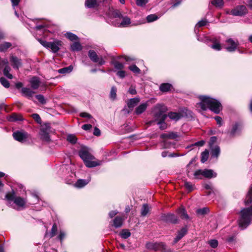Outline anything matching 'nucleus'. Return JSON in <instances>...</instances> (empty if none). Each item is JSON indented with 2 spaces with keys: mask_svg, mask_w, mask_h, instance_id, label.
Segmentation results:
<instances>
[{
  "mask_svg": "<svg viewBox=\"0 0 252 252\" xmlns=\"http://www.w3.org/2000/svg\"><path fill=\"white\" fill-rule=\"evenodd\" d=\"M199 98L200 102L196 103V107L199 112L209 109L215 114H219L222 110L220 102L216 99L206 95H200Z\"/></svg>",
  "mask_w": 252,
  "mask_h": 252,
  "instance_id": "1",
  "label": "nucleus"
},
{
  "mask_svg": "<svg viewBox=\"0 0 252 252\" xmlns=\"http://www.w3.org/2000/svg\"><path fill=\"white\" fill-rule=\"evenodd\" d=\"M79 156L88 167H94L100 164L99 161L94 160V157L89 152L87 148H82L79 151Z\"/></svg>",
  "mask_w": 252,
  "mask_h": 252,
  "instance_id": "2",
  "label": "nucleus"
},
{
  "mask_svg": "<svg viewBox=\"0 0 252 252\" xmlns=\"http://www.w3.org/2000/svg\"><path fill=\"white\" fill-rule=\"evenodd\" d=\"M252 221V205L249 208L243 209L241 211V217L238 220L239 227L244 229Z\"/></svg>",
  "mask_w": 252,
  "mask_h": 252,
  "instance_id": "3",
  "label": "nucleus"
},
{
  "mask_svg": "<svg viewBox=\"0 0 252 252\" xmlns=\"http://www.w3.org/2000/svg\"><path fill=\"white\" fill-rule=\"evenodd\" d=\"M5 197L9 203L13 202L19 208H24L25 207L27 203L26 199L20 196H17L13 190L7 192L6 194Z\"/></svg>",
  "mask_w": 252,
  "mask_h": 252,
  "instance_id": "4",
  "label": "nucleus"
},
{
  "mask_svg": "<svg viewBox=\"0 0 252 252\" xmlns=\"http://www.w3.org/2000/svg\"><path fill=\"white\" fill-rule=\"evenodd\" d=\"M167 110V108L164 105L157 104L152 108V113L156 120H165L167 116L165 113Z\"/></svg>",
  "mask_w": 252,
  "mask_h": 252,
  "instance_id": "5",
  "label": "nucleus"
},
{
  "mask_svg": "<svg viewBox=\"0 0 252 252\" xmlns=\"http://www.w3.org/2000/svg\"><path fill=\"white\" fill-rule=\"evenodd\" d=\"M160 137L165 139L164 141V147L165 148H168L171 147L172 145V144L169 141V140L176 139L178 137V135L176 132H171L161 134Z\"/></svg>",
  "mask_w": 252,
  "mask_h": 252,
  "instance_id": "6",
  "label": "nucleus"
},
{
  "mask_svg": "<svg viewBox=\"0 0 252 252\" xmlns=\"http://www.w3.org/2000/svg\"><path fill=\"white\" fill-rule=\"evenodd\" d=\"M50 126L49 124H45L42 126L40 129V134L42 140L45 141L50 140L49 132H50Z\"/></svg>",
  "mask_w": 252,
  "mask_h": 252,
  "instance_id": "7",
  "label": "nucleus"
},
{
  "mask_svg": "<svg viewBox=\"0 0 252 252\" xmlns=\"http://www.w3.org/2000/svg\"><path fill=\"white\" fill-rule=\"evenodd\" d=\"M13 137L16 141L23 143L29 138V134L24 130H17L13 133Z\"/></svg>",
  "mask_w": 252,
  "mask_h": 252,
  "instance_id": "8",
  "label": "nucleus"
},
{
  "mask_svg": "<svg viewBox=\"0 0 252 252\" xmlns=\"http://www.w3.org/2000/svg\"><path fill=\"white\" fill-rule=\"evenodd\" d=\"M88 56L94 63H97L99 65L105 64V62L102 56L98 57L96 52L94 50H90L88 52Z\"/></svg>",
  "mask_w": 252,
  "mask_h": 252,
  "instance_id": "9",
  "label": "nucleus"
},
{
  "mask_svg": "<svg viewBox=\"0 0 252 252\" xmlns=\"http://www.w3.org/2000/svg\"><path fill=\"white\" fill-rule=\"evenodd\" d=\"M166 245L162 243H152L148 242L146 243V248L151 250H154L155 251H161L165 249V246Z\"/></svg>",
  "mask_w": 252,
  "mask_h": 252,
  "instance_id": "10",
  "label": "nucleus"
},
{
  "mask_svg": "<svg viewBox=\"0 0 252 252\" xmlns=\"http://www.w3.org/2000/svg\"><path fill=\"white\" fill-rule=\"evenodd\" d=\"M225 49L229 52L236 51L239 46V42L235 41L231 38H229L225 41Z\"/></svg>",
  "mask_w": 252,
  "mask_h": 252,
  "instance_id": "11",
  "label": "nucleus"
},
{
  "mask_svg": "<svg viewBox=\"0 0 252 252\" xmlns=\"http://www.w3.org/2000/svg\"><path fill=\"white\" fill-rule=\"evenodd\" d=\"M247 13L248 9L245 5L238 6L230 12V14L235 16H242Z\"/></svg>",
  "mask_w": 252,
  "mask_h": 252,
  "instance_id": "12",
  "label": "nucleus"
},
{
  "mask_svg": "<svg viewBox=\"0 0 252 252\" xmlns=\"http://www.w3.org/2000/svg\"><path fill=\"white\" fill-rule=\"evenodd\" d=\"M242 125L240 123H236L234 124L229 132L230 136L235 137L240 135L242 130Z\"/></svg>",
  "mask_w": 252,
  "mask_h": 252,
  "instance_id": "13",
  "label": "nucleus"
},
{
  "mask_svg": "<svg viewBox=\"0 0 252 252\" xmlns=\"http://www.w3.org/2000/svg\"><path fill=\"white\" fill-rule=\"evenodd\" d=\"M161 219L166 222L173 223H177L178 222L177 217L172 214H163L161 216Z\"/></svg>",
  "mask_w": 252,
  "mask_h": 252,
  "instance_id": "14",
  "label": "nucleus"
},
{
  "mask_svg": "<svg viewBox=\"0 0 252 252\" xmlns=\"http://www.w3.org/2000/svg\"><path fill=\"white\" fill-rule=\"evenodd\" d=\"M10 61L13 67L15 69H18L22 66L21 60L15 56H11L10 58Z\"/></svg>",
  "mask_w": 252,
  "mask_h": 252,
  "instance_id": "15",
  "label": "nucleus"
},
{
  "mask_svg": "<svg viewBox=\"0 0 252 252\" xmlns=\"http://www.w3.org/2000/svg\"><path fill=\"white\" fill-rule=\"evenodd\" d=\"M29 82L31 84V88L34 90L37 89L41 83L40 79L35 76L31 78L29 80Z\"/></svg>",
  "mask_w": 252,
  "mask_h": 252,
  "instance_id": "16",
  "label": "nucleus"
},
{
  "mask_svg": "<svg viewBox=\"0 0 252 252\" xmlns=\"http://www.w3.org/2000/svg\"><path fill=\"white\" fill-rule=\"evenodd\" d=\"M140 102V98L139 97H134L128 99L126 101L127 105L128 108L132 110L133 108L137 105Z\"/></svg>",
  "mask_w": 252,
  "mask_h": 252,
  "instance_id": "17",
  "label": "nucleus"
},
{
  "mask_svg": "<svg viewBox=\"0 0 252 252\" xmlns=\"http://www.w3.org/2000/svg\"><path fill=\"white\" fill-rule=\"evenodd\" d=\"M61 45V41H56L54 42H50L48 48H50L54 53L57 52L60 49V46Z\"/></svg>",
  "mask_w": 252,
  "mask_h": 252,
  "instance_id": "18",
  "label": "nucleus"
},
{
  "mask_svg": "<svg viewBox=\"0 0 252 252\" xmlns=\"http://www.w3.org/2000/svg\"><path fill=\"white\" fill-rule=\"evenodd\" d=\"M148 103L145 102L140 104L138 106H137L134 111V113L136 115H140L142 113H143L147 109L148 107Z\"/></svg>",
  "mask_w": 252,
  "mask_h": 252,
  "instance_id": "19",
  "label": "nucleus"
},
{
  "mask_svg": "<svg viewBox=\"0 0 252 252\" xmlns=\"http://www.w3.org/2000/svg\"><path fill=\"white\" fill-rule=\"evenodd\" d=\"M130 23V19L127 16L122 17V21L121 23H115L113 24L115 26L126 27Z\"/></svg>",
  "mask_w": 252,
  "mask_h": 252,
  "instance_id": "20",
  "label": "nucleus"
},
{
  "mask_svg": "<svg viewBox=\"0 0 252 252\" xmlns=\"http://www.w3.org/2000/svg\"><path fill=\"white\" fill-rule=\"evenodd\" d=\"M211 154L212 157L218 158L220 152V148L219 146L216 145L214 147H210Z\"/></svg>",
  "mask_w": 252,
  "mask_h": 252,
  "instance_id": "21",
  "label": "nucleus"
},
{
  "mask_svg": "<svg viewBox=\"0 0 252 252\" xmlns=\"http://www.w3.org/2000/svg\"><path fill=\"white\" fill-rule=\"evenodd\" d=\"M187 229L185 227L182 228L178 233L177 236L174 239V243H177L180 240H181L187 233Z\"/></svg>",
  "mask_w": 252,
  "mask_h": 252,
  "instance_id": "22",
  "label": "nucleus"
},
{
  "mask_svg": "<svg viewBox=\"0 0 252 252\" xmlns=\"http://www.w3.org/2000/svg\"><path fill=\"white\" fill-rule=\"evenodd\" d=\"M203 176L204 178H212L217 176V174L213 170L205 169L203 170Z\"/></svg>",
  "mask_w": 252,
  "mask_h": 252,
  "instance_id": "23",
  "label": "nucleus"
},
{
  "mask_svg": "<svg viewBox=\"0 0 252 252\" xmlns=\"http://www.w3.org/2000/svg\"><path fill=\"white\" fill-rule=\"evenodd\" d=\"M21 93L23 95L29 98L32 97L33 94H34V92L31 89L26 87L22 89Z\"/></svg>",
  "mask_w": 252,
  "mask_h": 252,
  "instance_id": "24",
  "label": "nucleus"
},
{
  "mask_svg": "<svg viewBox=\"0 0 252 252\" xmlns=\"http://www.w3.org/2000/svg\"><path fill=\"white\" fill-rule=\"evenodd\" d=\"M124 219L120 216L116 217L113 220V226L115 228H119L123 225Z\"/></svg>",
  "mask_w": 252,
  "mask_h": 252,
  "instance_id": "25",
  "label": "nucleus"
},
{
  "mask_svg": "<svg viewBox=\"0 0 252 252\" xmlns=\"http://www.w3.org/2000/svg\"><path fill=\"white\" fill-rule=\"evenodd\" d=\"M108 17L111 19L120 18L122 16L118 10L110 9L108 13Z\"/></svg>",
  "mask_w": 252,
  "mask_h": 252,
  "instance_id": "26",
  "label": "nucleus"
},
{
  "mask_svg": "<svg viewBox=\"0 0 252 252\" xmlns=\"http://www.w3.org/2000/svg\"><path fill=\"white\" fill-rule=\"evenodd\" d=\"M7 118L8 120L10 122L23 121L24 120L21 115L16 113H13Z\"/></svg>",
  "mask_w": 252,
  "mask_h": 252,
  "instance_id": "27",
  "label": "nucleus"
},
{
  "mask_svg": "<svg viewBox=\"0 0 252 252\" xmlns=\"http://www.w3.org/2000/svg\"><path fill=\"white\" fill-rule=\"evenodd\" d=\"M85 5L86 7L92 8L97 6L98 3L96 0H86Z\"/></svg>",
  "mask_w": 252,
  "mask_h": 252,
  "instance_id": "28",
  "label": "nucleus"
},
{
  "mask_svg": "<svg viewBox=\"0 0 252 252\" xmlns=\"http://www.w3.org/2000/svg\"><path fill=\"white\" fill-rule=\"evenodd\" d=\"M169 118L175 121L179 120L181 117V114L180 113L170 112L167 115Z\"/></svg>",
  "mask_w": 252,
  "mask_h": 252,
  "instance_id": "29",
  "label": "nucleus"
},
{
  "mask_svg": "<svg viewBox=\"0 0 252 252\" xmlns=\"http://www.w3.org/2000/svg\"><path fill=\"white\" fill-rule=\"evenodd\" d=\"M172 86L169 83H162L160 85L159 89L162 92H167L171 90Z\"/></svg>",
  "mask_w": 252,
  "mask_h": 252,
  "instance_id": "30",
  "label": "nucleus"
},
{
  "mask_svg": "<svg viewBox=\"0 0 252 252\" xmlns=\"http://www.w3.org/2000/svg\"><path fill=\"white\" fill-rule=\"evenodd\" d=\"M11 46L12 44L11 43L8 42H4L0 44V51L5 52Z\"/></svg>",
  "mask_w": 252,
  "mask_h": 252,
  "instance_id": "31",
  "label": "nucleus"
},
{
  "mask_svg": "<svg viewBox=\"0 0 252 252\" xmlns=\"http://www.w3.org/2000/svg\"><path fill=\"white\" fill-rule=\"evenodd\" d=\"M88 181L83 179H79L74 184V186L78 188H81L85 186L88 183Z\"/></svg>",
  "mask_w": 252,
  "mask_h": 252,
  "instance_id": "32",
  "label": "nucleus"
},
{
  "mask_svg": "<svg viewBox=\"0 0 252 252\" xmlns=\"http://www.w3.org/2000/svg\"><path fill=\"white\" fill-rule=\"evenodd\" d=\"M252 202V186L250 188L249 192L246 197L245 203L246 205L251 204Z\"/></svg>",
  "mask_w": 252,
  "mask_h": 252,
  "instance_id": "33",
  "label": "nucleus"
},
{
  "mask_svg": "<svg viewBox=\"0 0 252 252\" xmlns=\"http://www.w3.org/2000/svg\"><path fill=\"white\" fill-rule=\"evenodd\" d=\"M212 42L213 44L211 46L212 48L217 51H220L221 49V46L220 42L216 39H213Z\"/></svg>",
  "mask_w": 252,
  "mask_h": 252,
  "instance_id": "34",
  "label": "nucleus"
},
{
  "mask_svg": "<svg viewBox=\"0 0 252 252\" xmlns=\"http://www.w3.org/2000/svg\"><path fill=\"white\" fill-rule=\"evenodd\" d=\"M150 209L149 206L147 204H144L142 205L141 210V215L143 217L146 216L149 213Z\"/></svg>",
  "mask_w": 252,
  "mask_h": 252,
  "instance_id": "35",
  "label": "nucleus"
},
{
  "mask_svg": "<svg viewBox=\"0 0 252 252\" xmlns=\"http://www.w3.org/2000/svg\"><path fill=\"white\" fill-rule=\"evenodd\" d=\"M194 177L196 179H202L203 177V170L198 169L193 173Z\"/></svg>",
  "mask_w": 252,
  "mask_h": 252,
  "instance_id": "36",
  "label": "nucleus"
},
{
  "mask_svg": "<svg viewBox=\"0 0 252 252\" xmlns=\"http://www.w3.org/2000/svg\"><path fill=\"white\" fill-rule=\"evenodd\" d=\"M71 50L73 51H78L82 49V46L78 42H75L71 45Z\"/></svg>",
  "mask_w": 252,
  "mask_h": 252,
  "instance_id": "37",
  "label": "nucleus"
},
{
  "mask_svg": "<svg viewBox=\"0 0 252 252\" xmlns=\"http://www.w3.org/2000/svg\"><path fill=\"white\" fill-rule=\"evenodd\" d=\"M72 69L73 67L71 65H70L69 66L60 69L58 70V72L61 74H66L71 72Z\"/></svg>",
  "mask_w": 252,
  "mask_h": 252,
  "instance_id": "38",
  "label": "nucleus"
},
{
  "mask_svg": "<svg viewBox=\"0 0 252 252\" xmlns=\"http://www.w3.org/2000/svg\"><path fill=\"white\" fill-rule=\"evenodd\" d=\"M10 71V67H9V66L5 65L4 66V68L3 69V74L4 76H5L8 78L12 79L13 77V76L12 74L9 73Z\"/></svg>",
  "mask_w": 252,
  "mask_h": 252,
  "instance_id": "39",
  "label": "nucleus"
},
{
  "mask_svg": "<svg viewBox=\"0 0 252 252\" xmlns=\"http://www.w3.org/2000/svg\"><path fill=\"white\" fill-rule=\"evenodd\" d=\"M209 156V152L207 150H205L201 154V161L202 163H204L208 159Z\"/></svg>",
  "mask_w": 252,
  "mask_h": 252,
  "instance_id": "40",
  "label": "nucleus"
},
{
  "mask_svg": "<svg viewBox=\"0 0 252 252\" xmlns=\"http://www.w3.org/2000/svg\"><path fill=\"white\" fill-rule=\"evenodd\" d=\"M209 212V209L204 207L201 209L196 210V213L198 216H202L207 214Z\"/></svg>",
  "mask_w": 252,
  "mask_h": 252,
  "instance_id": "41",
  "label": "nucleus"
},
{
  "mask_svg": "<svg viewBox=\"0 0 252 252\" xmlns=\"http://www.w3.org/2000/svg\"><path fill=\"white\" fill-rule=\"evenodd\" d=\"M65 36L71 41L76 40L78 38L77 35L70 32H66Z\"/></svg>",
  "mask_w": 252,
  "mask_h": 252,
  "instance_id": "42",
  "label": "nucleus"
},
{
  "mask_svg": "<svg viewBox=\"0 0 252 252\" xmlns=\"http://www.w3.org/2000/svg\"><path fill=\"white\" fill-rule=\"evenodd\" d=\"M128 69L135 74H139L141 71L140 69L135 64L129 66Z\"/></svg>",
  "mask_w": 252,
  "mask_h": 252,
  "instance_id": "43",
  "label": "nucleus"
},
{
  "mask_svg": "<svg viewBox=\"0 0 252 252\" xmlns=\"http://www.w3.org/2000/svg\"><path fill=\"white\" fill-rule=\"evenodd\" d=\"M67 140L71 144H75L77 142V138L73 134H68L67 136Z\"/></svg>",
  "mask_w": 252,
  "mask_h": 252,
  "instance_id": "44",
  "label": "nucleus"
},
{
  "mask_svg": "<svg viewBox=\"0 0 252 252\" xmlns=\"http://www.w3.org/2000/svg\"><path fill=\"white\" fill-rule=\"evenodd\" d=\"M117 89L115 87L113 86L111 88V91H110V98L114 100L116 98L117 96Z\"/></svg>",
  "mask_w": 252,
  "mask_h": 252,
  "instance_id": "45",
  "label": "nucleus"
},
{
  "mask_svg": "<svg viewBox=\"0 0 252 252\" xmlns=\"http://www.w3.org/2000/svg\"><path fill=\"white\" fill-rule=\"evenodd\" d=\"M120 235L123 238L127 239L130 236V233L127 229H123L120 233Z\"/></svg>",
  "mask_w": 252,
  "mask_h": 252,
  "instance_id": "46",
  "label": "nucleus"
},
{
  "mask_svg": "<svg viewBox=\"0 0 252 252\" xmlns=\"http://www.w3.org/2000/svg\"><path fill=\"white\" fill-rule=\"evenodd\" d=\"M211 3L216 7H221L223 5V0H213L211 1Z\"/></svg>",
  "mask_w": 252,
  "mask_h": 252,
  "instance_id": "47",
  "label": "nucleus"
},
{
  "mask_svg": "<svg viewBox=\"0 0 252 252\" xmlns=\"http://www.w3.org/2000/svg\"><path fill=\"white\" fill-rule=\"evenodd\" d=\"M207 21L206 19H202L199 21L196 24L195 27L196 31L198 28L204 26L206 25Z\"/></svg>",
  "mask_w": 252,
  "mask_h": 252,
  "instance_id": "48",
  "label": "nucleus"
},
{
  "mask_svg": "<svg viewBox=\"0 0 252 252\" xmlns=\"http://www.w3.org/2000/svg\"><path fill=\"white\" fill-rule=\"evenodd\" d=\"M113 64L115 68L117 70H121L124 68V64L118 61L114 62Z\"/></svg>",
  "mask_w": 252,
  "mask_h": 252,
  "instance_id": "49",
  "label": "nucleus"
},
{
  "mask_svg": "<svg viewBox=\"0 0 252 252\" xmlns=\"http://www.w3.org/2000/svg\"><path fill=\"white\" fill-rule=\"evenodd\" d=\"M157 121H158L157 123V124L159 126V128L161 129H164L167 127V125L164 122L165 120H157Z\"/></svg>",
  "mask_w": 252,
  "mask_h": 252,
  "instance_id": "50",
  "label": "nucleus"
},
{
  "mask_svg": "<svg viewBox=\"0 0 252 252\" xmlns=\"http://www.w3.org/2000/svg\"><path fill=\"white\" fill-rule=\"evenodd\" d=\"M158 17L156 14H151L147 16L146 19L148 22H152L157 20Z\"/></svg>",
  "mask_w": 252,
  "mask_h": 252,
  "instance_id": "51",
  "label": "nucleus"
},
{
  "mask_svg": "<svg viewBox=\"0 0 252 252\" xmlns=\"http://www.w3.org/2000/svg\"><path fill=\"white\" fill-rule=\"evenodd\" d=\"M0 82L1 85L5 88H8L9 87V82L4 77H1L0 78Z\"/></svg>",
  "mask_w": 252,
  "mask_h": 252,
  "instance_id": "52",
  "label": "nucleus"
},
{
  "mask_svg": "<svg viewBox=\"0 0 252 252\" xmlns=\"http://www.w3.org/2000/svg\"><path fill=\"white\" fill-rule=\"evenodd\" d=\"M179 213L182 218L185 219H188L189 218L188 215L187 214L184 208H181L180 209Z\"/></svg>",
  "mask_w": 252,
  "mask_h": 252,
  "instance_id": "53",
  "label": "nucleus"
},
{
  "mask_svg": "<svg viewBox=\"0 0 252 252\" xmlns=\"http://www.w3.org/2000/svg\"><path fill=\"white\" fill-rule=\"evenodd\" d=\"M208 244L212 248H216L218 246V242L216 239H212L209 241Z\"/></svg>",
  "mask_w": 252,
  "mask_h": 252,
  "instance_id": "54",
  "label": "nucleus"
},
{
  "mask_svg": "<svg viewBox=\"0 0 252 252\" xmlns=\"http://www.w3.org/2000/svg\"><path fill=\"white\" fill-rule=\"evenodd\" d=\"M148 2V0H136V4L139 6H144Z\"/></svg>",
  "mask_w": 252,
  "mask_h": 252,
  "instance_id": "55",
  "label": "nucleus"
},
{
  "mask_svg": "<svg viewBox=\"0 0 252 252\" xmlns=\"http://www.w3.org/2000/svg\"><path fill=\"white\" fill-rule=\"evenodd\" d=\"M35 97L37 100L42 104L46 103V101L44 98V96L42 94H37L35 96Z\"/></svg>",
  "mask_w": 252,
  "mask_h": 252,
  "instance_id": "56",
  "label": "nucleus"
},
{
  "mask_svg": "<svg viewBox=\"0 0 252 252\" xmlns=\"http://www.w3.org/2000/svg\"><path fill=\"white\" fill-rule=\"evenodd\" d=\"M57 231V225L55 223L53 225L52 229H51V232L50 233V237L52 238V237H54L56 234Z\"/></svg>",
  "mask_w": 252,
  "mask_h": 252,
  "instance_id": "57",
  "label": "nucleus"
},
{
  "mask_svg": "<svg viewBox=\"0 0 252 252\" xmlns=\"http://www.w3.org/2000/svg\"><path fill=\"white\" fill-rule=\"evenodd\" d=\"M66 236V233L64 231H60L59 234L58 235V238L61 241V243H63V240L65 238Z\"/></svg>",
  "mask_w": 252,
  "mask_h": 252,
  "instance_id": "58",
  "label": "nucleus"
},
{
  "mask_svg": "<svg viewBox=\"0 0 252 252\" xmlns=\"http://www.w3.org/2000/svg\"><path fill=\"white\" fill-rule=\"evenodd\" d=\"M204 188L205 189L209 190V191L207 193V195H208L211 194V192L214 191L213 188L211 184H205Z\"/></svg>",
  "mask_w": 252,
  "mask_h": 252,
  "instance_id": "59",
  "label": "nucleus"
},
{
  "mask_svg": "<svg viewBox=\"0 0 252 252\" xmlns=\"http://www.w3.org/2000/svg\"><path fill=\"white\" fill-rule=\"evenodd\" d=\"M185 186L189 191H191L194 189L193 185L190 182H186L185 183Z\"/></svg>",
  "mask_w": 252,
  "mask_h": 252,
  "instance_id": "60",
  "label": "nucleus"
},
{
  "mask_svg": "<svg viewBox=\"0 0 252 252\" xmlns=\"http://www.w3.org/2000/svg\"><path fill=\"white\" fill-rule=\"evenodd\" d=\"M32 118L38 123L41 124L42 122L40 116L37 114H33L32 115Z\"/></svg>",
  "mask_w": 252,
  "mask_h": 252,
  "instance_id": "61",
  "label": "nucleus"
},
{
  "mask_svg": "<svg viewBox=\"0 0 252 252\" xmlns=\"http://www.w3.org/2000/svg\"><path fill=\"white\" fill-rule=\"evenodd\" d=\"M117 75L121 78H124L126 75V72L124 70H119L117 72Z\"/></svg>",
  "mask_w": 252,
  "mask_h": 252,
  "instance_id": "62",
  "label": "nucleus"
},
{
  "mask_svg": "<svg viewBox=\"0 0 252 252\" xmlns=\"http://www.w3.org/2000/svg\"><path fill=\"white\" fill-rule=\"evenodd\" d=\"M38 40L42 45L48 48L50 42H47L41 39H39Z\"/></svg>",
  "mask_w": 252,
  "mask_h": 252,
  "instance_id": "63",
  "label": "nucleus"
},
{
  "mask_svg": "<svg viewBox=\"0 0 252 252\" xmlns=\"http://www.w3.org/2000/svg\"><path fill=\"white\" fill-rule=\"evenodd\" d=\"M80 116L83 118H87L88 119L92 118V116L86 112H82L80 114Z\"/></svg>",
  "mask_w": 252,
  "mask_h": 252,
  "instance_id": "64",
  "label": "nucleus"
}]
</instances>
